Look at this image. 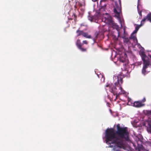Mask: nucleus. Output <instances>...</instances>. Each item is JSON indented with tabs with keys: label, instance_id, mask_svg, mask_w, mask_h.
<instances>
[{
	"label": "nucleus",
	"instance_id": "obj_25",
	"mask_svg": "<svg viewBox=\"0 0 151 151\" xmlns=\"http://www.w3.org/2000/svg\"><path fill=\"white\" fill-rule=\"evenodd\" d=\"M131 100L130 99H128V101H129V103H132L130 101V100Z\"/></svg>",
	"mask_w": 151,
	"mask_h": 151
},
{
	"label": "nucleus",
	"instance_id": "obj_13",
	"mask_svg": "<svg viewBox=\"0 0 151 151\" xmlns=\"http://www.w3.org/2000/svg\"><path fill=\"white\" fill-rule=\"evenodd\" d=\"M137 148H138V151H140L141 150H143V146L142 145H139L137 143Z\"/></svg>",
	"mask_w": 151,
	"mask_h": 151
},
{
	"label": "nucleus",
	"instance_id": "obj_28",
	"mask_svg": "<svg viewBox=\"0 0 151 151\" xmlns=\"http://www.w3.org/2000/svg\"><path fill=\"white\" fill-rule=\"evenodd\" d=\"M123 33H124H124H125V32H124V30H123Z\"/></svg>",
	"mask_w": 151,
	"mask_h": 151
},
{
	"label": "nucleus",
	"instance_id": "obj_20",
	"mask_svg": "<svg viewBox=\"0 0 151 151\" xmlns=\"http://www.w3.org/2000/svg\"><path fill=\"white\" fill-rule=\"evenodd\" d=\"M132 40L134 43H137V39L136 37H134V39H133Z\"/></svg>",
	"mask_w": 151,
	"mask_h": 151
},
{
	"label": "nucleus",
	"instance_id": "obj_10",
	"mask_svg": "<svg viewBox=\"0 0 151 151\" xmlns=\"http://www.w3.org/2000/svg\"><path fill=\"white\" fill-rule=\"evenodd\" d=\"M146 19H147L148 20L150 21L151 22V13L148 14L146 18H145L143 19L141 22V24L140 25H143V23L142 24L143 22H144Z\"/></svg>",
	"mask_w": 151,
	"mask_h": 151
},
{
	"label": "nucleus",
	"instance_id": "obj_19",
	"mask_svg": "<svg viewBox=\"0 0 151 151\" xmlns=\"http://www.w3.org/2000/svg\"><path fill=\"white\" fill-rule=\"evenodd\" d=\"M76 45L78 47L79 46V45H81V43L80 42V40H78L76 42Z\"/></svg>",
	"mask_w": 151,
	"mask_h": 151
},
{
	"label": "nucleus",
	"instance_id": "obj_5",
	"mask_svg": "<svg viewBox=\"0 0 151 151\" xmlns=\"http://www.w3.org/2000/svg\"><path fill=\"white\" fill-rule=\"evenodd\" d=\"M121 1L120 0H119L118 3L116 2H115L114 12L115 14V16L119 21L122 27V24L123 23L124 20L121 13Z\"/></svg>",
	"mask_w": 151,
	"mask_h": 151
},
{
	"label": "nucleus",
	"instance_id": "obj_22",
	"mask_svg": "<svg viewBox=\"0 0 151 151\" xmlns=\"http://www.w3.org/2000/svg\"><path fill=\"white\" fill-rule=\"evenodd\" d=\"M145 101V98H144V99L142 100V101H140V102H139V104H141L142 102H144Z\"/></svg>",
	"mask_w": 151,
	"mask_h": 151
},
{
	"label": "nucleus",
	"instance_id": "obj_12",
	"mask_svg": "<svg viewBox=\"0 0 151 151\" xmlns=\"http://www.w3.org/2000/svg\"><path fill=\"white\" fill-rule=\"evenodd\" d=\"M82 35L84 37L88 38H91L90 35H88V34L87 33H84L83 32L82 34Z\"/></svg>",
	"mask_w": 151,
	"mask_h": 151
},
{
	"label": "nucleus",
	"instance_id": "obj_21",
	"mask_svg": "<svg viewBox=\"0 0 151 151\" xmlns=\"http://www.w3.org/2000/svg\"><path fill=\"white\" fill-rule=\"evenodd\" d=\"M100 76H101L102 78L101 79V81L102 82H104V81L105 78L104 77H103L102 75H101Z\"/></svg>",
	"mask_w": 151,
	"mask_h": 151
},
{
	"label": "nucleus",
	"instance_id": "obj_23",
	"mask_svg": "<svg viewBox=\"0 0 151 151\" xmlns=\"http://www.w3.org/2000/svg\"><path fill=\"white\" fill-rule=\"evenodd\" d=\"M83 44H87L88 43V42H87V41H86V40L83 41Z\"/></svg>",
	"mask_w": 151,
	"mask_h": 151
},
{
	"label": "nucleus",
	"instance_id": "obj_6",
	"mask_svg": "<svg viewBox=\"0 0 151 151\" xmlns=\"http://www.w3.org/2000/svg\"><path fill=\"white\" fill-rule=\"evenodd\" d=\"M141 55L142 60L143 61L144 64L142 73L143 75H145L146 72L145 70L149 65V61L148 60V58L145 55L144 52H142L141 53Z\"/></svg>",
	"mask_w": 151,
	"mask_h": 151
},
{
	"label": "nucleus",
	"instance_id": "obj_14",
	"mask_svg": "<svg viewBox=\"0 0 151 151\" xmlns=\"http://www.w3.org/2000/svg\"><path fill=\"white\" fill-rule=\"evenodd\" d=\"M83 32V31H80L79 30H77L76 31V33L77 34V36H78L81 35H82Z\"/></svg>",
	"mask_w": 151,
	"mask_h": 151
},
{
	"label": "nucleus",
	"instance_id": "obj_7",
	"mask_svg": "<svg viewBox=\"0 0 151 151\" xmlns=\"http://www.w3.org/2000/svg\"><path fill=\"white\" fill-rule=\"evenodd\" d=\"M142 26V25H138L136 27L135 29V30H134L132 34H131L130 36V38L132 39H134V37H136L135 35H134V34L136 33L138 30L139 28Z\"/></svg>",
	"mask_w": 151,
	"mask_h": 151
},
{
	"label": "nucleus",
	"instance_id": "obj_16",
	"mask_svg": "<svg viewBox=\"0 0 151 151\" xmlns=\"http://www.w3.org/2000/svg\"><path fill=\"white\" fill-rule=\"evenodd\" d=\"M133 106H135L136 107H139L142 106L144 105L145 104H132Z\"/></svg>",
	"mask_w": 151,
	"mask_h": 151
},
{
	"label": "nucleus",
	"instance_id": "obj_29",
	"mask_svg": "<svg viewBox=\"0 0 151 151\" xmlns=\"http://www.w3.org/2000/svg\"><path fill=\"white\" fill-rule=\"evenodd\" d=\"M83 26V24H81V26Z\"/></svg>",
	"mask_w": 151,
	"mask_h": 151
},
{
	"label": "nucleus",
	"instance_id": "obj_11",
	"mask_svg": "<svg viewBox=\"0 0 151 151\" xmlns=\"http://www.w3.org/2000/svg\"><path fill=\"white\" fill-rule=\"evenodd\" d=\"M119 60L122 63L125 62L127 60L126 55L124 54L123 56L122 55L120 57Z\"/></svg>",
	"mask_w": 151,
	"mask_h": 151
},
{
	"label": "nucleus",
	"instance_id": "obj_18",
	"mask_svg": "<svg viewBox=\"0 0 151 151\" xmlns=\"http://www.w3.org/2000/svg\"><path fill=\"white\" fill-rule=\"evenodd\" d=\"M139 0H138V4L137 6V10H138V13H139V14L141 17V15H142L141 12H139Z\"/></svg>",
	"mask_w": 151,
	"mask_h": 151
},
{
	"label": "nucleus",
	"instance_id": "obj_8",
	"mask_svg": "<svg viewBox=\"0 0 151 151\" xmlns=\"http://www.w3.org/2000/svg\"><path fill=\"white\" fill-rule=\"evenodd\" d=\"M118 28H119L118 31L117 30L118 32V37H122L123 38H124V43H127L129 42V39L128 38H124V36H123L122 35V33L119 30L120 29V27H118Z\"/></svg>",
	"mask_w": 151,
	"mask_h": 151
},
{
	"label": "nucleus",
	"instance_id": "obj_17",
	"mask_svg": "<svg viewBox=\"0 0 151 151\" xmlns=\"http://www.w3.org/2000/svg\"><path fill=\"white\" fill-rule=\"evenodd\" d=\"M82 45H79V46L78 47L79 49H80L82 51H85L86 50V49H84L82 48L81 47Z\"/></svg>",
	"mask_w": 151,
	"mask_h": 151
},
{
	"label": "nucleus",
	"instance_id": "obj_3",
	"mask_svg": "<svg viewBox=\"0 0 151 151\" xmlns=\"http://www.w3.org/2000/svg\"><path fill=\"white\" fill-rule=\"evenodd\" d=\"M102 15L99 13H97L96 17L95 16L92 17L88 16V19L91 22H92L94 20L102 18V20L106 23L109 24L113 28H115L118 31V25L113 21L111 17L109 16V14L107 13H105L103 14Z\"/></svg>",
	"mask_w": 151,
	"mask_h": 151
},
{
	"label": "nucleus",
	"instance_id": "obj_30",
	"mask_svg": "<svg viewBox=\"0 0 151 151\" xmlns=\"http://www.w3.org/2000/svg\"><path fill=\"white\" fill-rule=\"evenodd\" d=\"M116 151H120L119 150H117Z\"/></svg>",
	"mask_w": 151,
	"mask_h": 151
},
{
	"label": "nucleus",
	"instance_id": "obj_31",
	"mask_svg": "<svg viewBox=\"0 0 151 151\" xmlns=\"http://www.w3.org/2000/svg\"><path fill=\"white\" fill-rule=\"evenodd\" d=\"M127 105H130V104H127Z\"/></svg>",
	"mask_w": 151,
	"mask_h": 151
},
{
	"label": "nucleus",
	"instance_id": "obj_9",
	"mask_svg": "<svg viewBox=\"0 0 151 151\" xmlns=\"http://www.w3.org/2000/svg\"><path fill=\"white\" fill-rule=\"evenodd\" d=\"M147 124L148 125L147 130L148 132L151 133V122L146 121L143 124V125L147 127L146 126Z\"/></svg>",
	"mask_w": 151,
	"mask_h": 151
},
{
	"label": "nucleus",
	"instance_id": "obj_27",
	"mask_svg": "<svg viewBox=\"0 0 151 151\" xmlns=\"http://www.w3.org/2000/svg\"><path fill=\"white\" fill-rule=\"evenodd\" d=\"M93 1L95 2L96 1V0H92Z\"/></svg>",
	"mask_w": 151,
	"mask_h": 151
},
{
	"label": "nucleus",
	"instance_id": "obj_26",
	"mask_svg": "<svg viewBox=\"0 0 151 151\" xmlns=\"http://www.w3.org/2000/svg\"><path fill=\"white\" fill-rule=\"evenodd\" d=\"M148 55L151 58V56L150 55V54H149Z\"/></svg>",
	"mask_w": 151,
	"mask_h": 151
},
{
	"label": "nucleus",
	"instance_id": "obj_15",
	"mask_svg": "<svg viewBox=\"0 0 151 151\" xmlns=\"http://www.w3.org/2000/svg\"><path fill=\"white\" fill-rule=\"evenodd\" d=\"M145 114L146 115H147L148 116H151V110H146Z\"/></svg>",
	"mask_w": 151,
	"mask_h": 151
},
{
	"label": "nucleus",
	"instance_id": "obj_2",
	"mask_svg": "<svg viewBox=\"0 0 151 151\" xmlns=\"http://www.w3.org/2000/svg\"><path fill=\"white\" fill-rule=\"evenodd\" d=\"M105 137L107 143L109 141H111L110 143L114 144L120 148H124V145L123 141L121 139L116 137V134L113 128H108L105 131Z\"/></svg>",
	"mask_w": 151,
	"mask_h": 151
},
{
	"label": "nucleus",
	"instance_id": "obj_24",
	"mask_svg": "<svg viewBox=\"0 0 151 151\" xmlns=\"http://www.w3.org/2000/svg\"><path fill=\"white\" fill-rule=\"evenodd\" d=\"M106 5H104V6H102L101 8V10L102 9H104V8L106 7Z\"/></svg>",
	"mask_w": 151,
	"mask_h": 151
},
{
	"label": "nucleus",
	"instance_id": "obj_4",
	"mask_svg": "<svg viewBox=\"0 0 151 151\" xmlns=\"http://www.w3.org/2000/svg\"><path fill=\"white\" fill-rule=\"evenodd\" d=\"M117 131L116 132V134L122 139H124L126 141H129V132L127 127H121L120 125H117Z\"/></svg>",
	"mask_w": 151,
	"mask_h": 151
},
{
	"label": "nucleus",
	"instance_id": "obj_1",
	"mask_svg": "<svg viewBox=\"0 0 151 151\" xmlns=\"http://www.w3.org/2000/svg\"><path fill=\"white\" fill-rule=\"evenodd\" d=\"M122 78L120 75L117 76H114L113 77L114 84L112 83H107L105 88L107 91H109L113 93L114 96L116 97L118 95L124 94L125 91L121 86L122 83Z\"/></svg>",
	"mask_w": 151,
	"mask_h": 151
}]
</instances>
